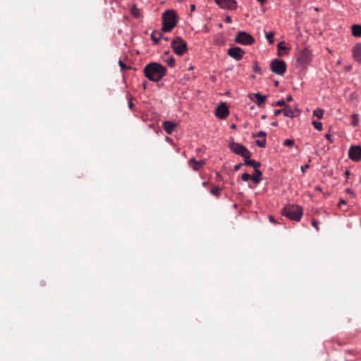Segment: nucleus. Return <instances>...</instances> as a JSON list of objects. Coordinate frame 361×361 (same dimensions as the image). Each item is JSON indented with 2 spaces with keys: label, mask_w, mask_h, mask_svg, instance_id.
<instances>
[{
  "label": "nucleus",
  "mask_w": 361,
  "mask_h": 361,
  "mask_svg": "<svg viewBox=\"0 0 361 361\" xmlns=\"http://www.w3.org/2000/svg\"><path fill=\"white\" fill-rule=\"evenodd\" d=\"M311 60V51L307 49H305L298 54L297 57V63L300 67L305 68L310 64Z\"/></svg>",
  "instance_id": "5"
},
{
  "label": "nucleus",
  "mask_w": 361,
  "mask_h": 361,
  "mask_svg": "<svg viewBox=\"0 0 361 361\" xmlns=\"http://www.w3.org/2000/svg\"><path fill=\"white\" fill-rule=\"evenodd\" d=\"M350 159L357 161L361 159V147L360 146H352L348 151Z\"/></svg>",
  "instance_id": "12"
},
{
  "label": "nucleus",
  "mask_w": 361,
  "mask_h": 361,
  "mask_svg": "<svg viewBox=\"0 0 361 361\" xmlns=\"http://www.w3.org/2000/svg\"><path fill=\"white\" fill-rule=\"evenodd\" d=\"M270 68L273 73L283 75L286 71V64L285 61L275 59L271 61Z\"/></svg>",
  "instance_id": "6"
},
{
  "label": "nucleus",
  "mask_w": 361,
  "mask_h": 361,
  "mask_svg": "<svg viewBox=\"0 0 361 361\" xmlns=\"http://www.w3.org/2000/svg\"><path fill=\"white\" fill-rule=\"evenodd\" d=\"M251 179V176L248 174L247 173H244L242 174V180L244 181H247L248 180Z\"/></svg>",
  "instance_id": "34"
},
{
  "label": "nucleus",
  "mask_w": 361,
  "mask_h": 361,
  "mask_svg": "<svg viewBox=\"0 0 361 361\" xmlns=\"http://www.w3.org/2000/svg\"><path fill=\"white\" fill-rule=\"evenodd\" d=\"M324 115V111L322 109H317L313 111V116L317 117L318 118H322Z\"/></svg>",
  "instance_id": "22"
},
{
  "label": "nucleus",
  "mask_w": 361,
  "mask_h": 361,
  "mask_svg": "<svg viewBox=\"0 0 361 361\" xmlns=\"http://www.w3.org/2000/svg\"><path fill=\"white\" fill-rule=\"evenodd\" d=\"M345 201L344 200H340L338 206L341 207V204H345Z\"/></svg>",
  "instance_id": "46"
},
{
  "label": "nucleus",
  "mask_w": 361,
  "mask_h": 361,
  "mask_svg": "<svg viewBox=\"0 0 361 361\" xmlns=\"http://www.w3.org/2000/svg\"><path fill=\"white\" fill-rule=\"evenodd\" d=\"M204 31L205 32H208L209 31V30L208 29V27H207V25H204Z\"/></svg>",
  "instance_id": "49"
},
{
  "label": "nucleus",
  "mask_w": 361,
  "mask_h": 361,
  "mask_svg": "<svg viewBox=\"0 0 361 361\" xmlns=\"http://www.w3.org/2000/svg\"><path fill=\"white\" fill-rule=\"evenodd\" d=\"M282 214L290 220L299 221L302 216V209L298 205H288L283 209Z\"/></svg>",
  "instance_id": "3"
},
{
  "label": "nucleus",
  "mask_w": 361,
  "mask_h": 361,
  "mask_svg": "<svg viewBox=\"0 0 361 361\" xmlns=\"http://www.w3.org/2000/svg\"><path fill=\"white\" fill-rule=\"evenodd\" d=\"M214 2L222 9L235 10L237 8L235 0H214Z\"/></svg>",
  "instance_id": "8"
},
{
  "label": "nucleus",
  "mask_w": 361,
  "mask_h": 361,
  "mask_svg": "<svg viewBox=\"0 0 361 361\" xmlns=\"http://www.w3.org/2000/svg\"><path fill=\"white\" fill-rule=\"evenodd\" d=\"M251 180L255 183H259V181L261 180V176H259L257 175V173H256L255 172V175L253 176H251Z\"/></svg>",
  "instance_id": "25"
},
{
  "label": "nucleus",
  "mask_w": 361,
  "mask_h": 361,
  "mask_svg": "<svg viewBox=\"0 0 361 361\" xmlns=\"http://www.w3.org/2000/svg\"><path fill=\"white\" fill-rule=\"evenodd\" d=\"M272 126H277V123H276V122H274V123H272Z\"/></svg>",
  "instance_id": "52"
},
{
  "label": "nucleus",
  "mask_w": 361,
  "mask_h": 361,
  "mask_svg": "<svg viewBox=\"0 0 361 361\" xmlns=\"http://www.w3.org/2000/svg\"><path fill=\"white\" fill-rule=\"evenodd\" d=\"M250 154H251L250 152L248 150L247 157H246L245 155V156H242L244 158V160H245V162H244L243 164L246 165V162L250 161L251 160V159H250Z\"/></svg>",
  "instance_id": "36"
},
{
  "label": "nucleus",
  "mask_w": 361,
  "mask_h": 361,
  "mask_svg": "<svg viewBox=\"0 0 361 361\" xmlns=\"http://www.w3.org/2000/svg\"><path fill=\"white\" fill-rule=\"evenodd\" d=\"M243 164H238L234 166V171H237L238 170H240V169L242 167Z\"/></svg>",
  "instance_id": "39"
},
{
  "label": "nucleus",
  "mask_w": 361,
  "mask_h": 361,
  "mask_svg": "<svg viewBox=\"0 0 361 361\" xmlns=\"http://www.w3.org/2000/svg\"><path fill=\"white\" fill-rule=\"evenodd\" d=\"M246 165L253 166L255 172L257 173L259 176H262V172L258 169V168L261 166L259 162H257L255 160H250V161L246 162Z\"/></svg>",
  "instance_id": "17"
},
{
  "label": "nucleus",
  "mask_w": 361,
  "mask_h": 361,
  "mask_svg": "<svg viewBox=\"0 0 361 361\" xmlns=\"http://www.w3.org/2000/svg\"><path fill=\"white\" fill-rule=\"evenodd\" d=\"M283 113L286 117L291 118L295 117V112L291 109V108L288 105H285V108L283 109Z\"/></svg>",
  "instance_id": "19"
},
{
  "label": "nucleus",
  "mask_w": 361,
  "mask_h": 361,
  "mask_svg": "<svg viewBox=\"0 0 361 361\" xmlns=\"http://www.w3.org/2000/svg\"><path fill=\"white\" fill-rule=\"evenodd\" d=\"M228 54L236 61L240 60L244 54V51L238 47H231L228 49Z\"/></svg>",
  "instance_id": "11"
},
{
  "label": "nucleus",
  "mask_w": 361,
  "mask_h": 361,
  "mask_svg": "<svg viewBox=\"0 0 361 361\" xmlns=\"http://www.w3.org/2000/svg\"><path fill=\"white\" fill-rule=\"evenodd\" d=\"M232 20H231V16H227L226 18H225V22L227 23H231Z\"/></svg>",
  "instance_id": "42"
},
{
  "label": "nucleus",
  "mask_w": 361,
  "mask_h": 361,
  "mask_svg": "<svg viewBox=\"0 0 361 361\" xmlns=\"http://www.w3.org/2000/svg\"><path fill=\"white\" fill-rule=\"evenodd\" d=\"M253 70L255 72H259L261 71L260 68L258 66V64L257 62H255L253 65Z\"/></svg>",
  "instance_id": "37"
},
{
  "label": "nucleus",
  "mask_w": 361,
  "mask_h": 361,
  "mask_svg": "<svg viewBox=\"0 0 361 361\" xmlns=\"http://www.w3.org/2000/svg\"><path fill=\"white\" fill-rule=\"evenodd\" d=\"M166 68L160 63L152 62L144 68L145 76L152 82H159L166 75Z\"/></svg>",
  "instance_id": "1"
},
{
  "label": "nucleus",
  "mask_w": 361,
  "mask_h": 361,
  "mask_svg": "<svg viewBox=\"0 0 361 361\" xmlns=\"http://www.w3.org/2000/svg\"><path fill=\"white\" fill-rule=\"evenodd\" d=\"M258 2H259L261 4H264L267 1V0H257Z\"/></svg>",
  "instance_id": "48"
},
{
  "label": "nucleus",
  "mask_w": 361,
  "mask_h": 361,
  "mask_svg": "<svg viewBox=\"0 0 361 361\" xmlns=\"http://www.w3.org/2000/svg\"><path fill=\"white\" fill-rule=\"evenodd\" d=\"M256 145L259 147H264L266 145V139L263 138L262 140H257L256 141Z\"/></svg>",
  "instance_id": "26"
},
{
  "label": "nucleus",
  "mask_w": 361,
  "mask_h": 361,
  "mask_svg": "<svg viewBox=\"0 0 361 361\" xmlns=\"http://www.w3.org/2000/svg\"><path fill=\"white\" fill-rule=\"evenodd\" d=\"M192 68H193V67H192V66H190V67L189 68V69H190V70H192Z\"/></svg>",
  "instance_id": "55"
},
{
  "label": "nucleus",
  "mask_w": 361,
  "mask_h": 361,
  "mask_svg": "<svg viewBox=\"0 0 361 361\" xmlns=\"http://www.w3.org/2000/svg\"><path fill=\"white\" fill-rule=\"evenodd\" d=\"M310 167V165L308 164H305L300 167V170L302 173H305V171Z\"/></svg>",
  "instance_id": "38"
},
{
  "label": "nucleus",
  "mask_w": 361,
  "mask_h": 361,
  "mask_svg": "<svg viewBox=\"0 0 361 361\" xmlns=\"http://www.w3.org/2000/svg\"><path fill=\"white\" fill-rule=\"evenodd\" d=\"M265 37L267 39V40L269 41V44H272L273 43V39H272V38L274 37V33L273 32L266 33Z\"/></svg>",
  "instance_id": "28"
},
{
  "label": "nucleus",
  "mask_w": 361,
  "mask_h": 361,
  "mask_svg": "<svg viewBox=\"0 0 361 361\" xmlns=\"http://www.w3.org/2000/svg\"><path fill=\"white\" fill-rule=\"evenodd\" d=\"M205 160H200L197 161L195 158H192L188 161L189 166L195 171H199L205 164Z\"/></svg>",
  "instance_id": "14"
},
{
  "label": "nucleus",
  "mask_w": 361,
  "mask_h": 361,
  "mask_svg": "<svg viewBox=\"0 0 361 361\" xmlns=\"http://www.w3.org/2000/svg\"><path fill=\"white\" fill-rule=\"evenodd\" d=\"M176 124L171 121H166L163 123V128L168 134H171L174 130Z\"/></svg>",
  "instance_id": "15"
},
{
  "label": "nucleus",
  "mask_w": 361,
  "mask_h": 361,
  "mask_svg": "<svg viewBox=\"0 0 361 361\" xmlns=\"http://www.w3.org/2000/svg\"><path fill=\"white\" fill-rule=\"evenodd\" d=\"M171 47L176 54L182 56L187 51V43L180 37H176L171 42Z\"/></svg>",
  "instance_id": "4"
},
{
  "label": "nucleus",
  "mask_w": 361,
  "mask_h": 361,
  "mask_svg": "<svg viewBox=\"0 0 361 361\" xmlns=\"http://www.w3.org/2000/svg\"><path fill=\"white\" fill-rule=\"evenodd\" d=\"M353 57L355 61L361 62V44H357L354 47Z\"/></svg>",
  "instance_id": "16"
},
{
  "label": "nucleus",
  "mask_w": 361,
  "mask_h": 361,
  "mask_svg": "<svg viewBox=\"0 0 361 361\" xmlns=\"http://www.w3.org/2000/svg\"><path fill=\"white\" fill-rule=\"evenodd\" d=\"M133 106H134L133 103L131 101H130V102H128V107H129L130 109H133Z\"/></svg>",
  "instance_id": "44"
},
{
  "label": "nucleus",
  "mask_w": 361,
  "mask_h": 361,
  "mask_svg": "<svg viewBox=\"0 0 361 361\" xmlns=\"http://www.w3.org/2000/svg\"><path fill=\"white\" fill-rule=\"evenodd\" d=\"M312 225L317 229V231H319V227H318L317 221H313L312 222Z\"/></svg>",
  "instance_id": "41"
},
{
  "label": "nucleus",
  "mask_w": 361,
  "mask_h": 361,
  "mask_svg": "<svg viewBox=\"0 0 361 361\" xmlns=\"http://www.w3.org/2000/svg\"><path fill=\"white\" fill-rule=\"evenodd\" d=\"M269 220H270V221H271V222H274V221H275V220H274V217H273L272 216H269Z\"/></svg>",
  "instance_id": "50"
},
{
  "label": "nucleus",
  "mask_w": 361,
  "mask_h": 361,
  "mask_svg": "<svg viewBox=\"0 0 361 361\" xmlns=\"http://www.w3.org/2000/svg\"><path fill=\"white\" fill-rule=\"evenodd\" d=\"M292 99H293L292 96L288 95V96L286 97V100L287 101L290 102V101H292Z\"/></svg>",
  "instance_id": "47"
},
{
  "label": "nucleus",
  "mask_w": 361,
  "mask_h": 361,
  "mask_svg": "<svg viewBox=\"0 0 361 361\" xmlns=\"http://www.w3.org/2000/svg\"><path fill=\"white\" fill-rule=\"evenodd\" d=\"M345 176H349V175H350V171H348V170H346V171H345Z\"/></svg>",
  "instance_id": "51"
},
{
  "label": "nucleus",
  "mask_w": 361,
  "mask_h": 361,
  "mask_svg": "<svg viewBox=\"0 0 361 361\" xmlns=\"http://www.w3.org/2000/svg\"><path fill=\"white\" fill-rule=\"evenodd\" d=\"M281 113H283V109H276L274 111V116H278Z\"/></svg>",
  "instance_id": "40"
},
{
  "label": "nucleus",
  "mask_w": 361,
  "mask_h": 361,
  "mask_svg": "<svg viewBox=\"0 0 361 361\" xmlns=\"http://www.w3.org/2000/svg\"><path fill=\"white\" fill-rule=\"evenodd\" d=\"M248 97L252 101L256 102L257 105L259 107L262 106V105L265 102L267 99L266 95H262L259 92L250 94Z\"/></svg>",
  "instance_id": "13"
},
{
  "label": "nucleus",
  "mask_w": 361,
  "mask_h": 361,
  "mask_svg": "<svg viewBox=\"0 0 361 361\" xmlns=\"http://www.w3.org/2000/svg\"><path fill=\"white\" fill-rule=\"evenodd\" d=\"M235 42L243 45H250L254 43L255 39L249 33L240 31L235 35Z\"/></svg>",
  "instance_id": "7"
},
{
  "label": "nucleus",
  "mask_w": 361,
  "mask_h": 361,
  "mask_svg": "<svg viewBox=\"0 0 361 361\" xmlns=\"http://www.w3.org/2000/svg\"><path fill=\"white\" fill-rule=\"evenodd\" d=\"M118 65L122 71L130 68V67H128L121 60L118 61Z\"/></svg>",
  "instance_id": "31"
},
{
  "label": "nucleus",
  "mask_w": 361,
  "mask_h": 361,
  "mask_svg": "<svg viewBox=\"0 0 361 361\" xmlns=\"http://www.w3.org/2000/svg\"><path fill=\"white\" fill-rule=\"evenodd\" d=\"M266 136V133L264 132V131H259L257 133H254L252 134V137H263L264 138V137Z\"/></svg>",
  "instance_id": "32"
},
{
  "label": "nucleus",
  "mask_w": 361,
  "mask_h": 361,
  "mask_svg": "<svg viewBox=\"0 0 361 361\" xmlns=\"http://www.w3.org/2000/svg\"><path fill=\"white\" fill-rule=\"evenodd\" d=\"M230 149L233 153H235L238 155H240V156L245 155L246 157H247L248 149L240 143L234 142H231L230 144Z\"/></svg>",
  "instance_id": "9"
},
{
  "label": "nucleus",
  "mask_w": 361,
  "mask_h": 361,
  "mask_svg": "<svg viewBox=\"0 0 361 361\" xmlns=\"http://www.w3.org/2000/svg\"><path fill=\"white\" fill-rule=\"evenodd\" d=\"M161 37H162V34L161 32H156V31H153L151 34V39L155 44H158Z\"/></svg>",
  "instance_id": "20"
},
{
  "label": "nucleus",
  "mask_w": 361,
  "mask_h": 361,
  "mask_svg": "<svg viewBox=\"0 0 361 361\" xmlns=\"http://www.w3.org/2000/svg\"><path fill=\"white\" fill-rule=\"evenodd\" d=\"M210 192L214 195H219L220 189L218 187L214 188L210 190Z\"/></svg>",
  "instance_id": "33"
},
{
  "label": "nucleus",
  "mask_w": 361,
  "mask_h": 361,
  "mask_svg": "<svg viewBox=\"0 0 361 361\" xmlns=\"http://www.w3.org/2000/svg\"><path fill=\"white\" fill-rule=\"evenodd\" d=\"M294 144V141L291 139H287L286 140H284L283 145V146H286V147H290V146H293Z\"/></svg>",
  "instance_id": "27"
},
{
  "label": "nucleus",
  "mask_w": 361,
  "mask_h": 361,
  "mask_svg": "<svg viewBox=\"0 0 361 361\" xmlns=\"http://www.w3.org/2000/svg\"><path fill=\"white\" fill-rule=\"evenodd\" d=\"M195 10V4H191L190 5V11L193 12Z\"/></svg>",
  "instance_id": "45"
},
{
  "label": "nucleus",
  "mask_w": 361,
  "mask_h": 361,
  "mask_svg": "<svg viewBox=\"0 0 361 361\" xmlns=\"http://www.w3.org/2000/svg\"><path fill=\"white\" fill-rule=\"evenodd\" d=\"M276 106H284L285 107V105H287L286 103H285V101L283 99H280V100H278L275 104Z\"/></svg>",
  "instance_id": "35"
},
{
  "label": "nucleus",
  "mask_w": 361,
  "mask_h": 361,
  "mask_svg": "<svg viewBox=\"0 0 361 361\" xmlns=\"http://www.w3.org/2000/svg\"><path fill=\"white\" fill-rule=\"evenodd\" d=\"M131 14L135 18H138L140 16V10L137 8H136L135 6H133L131 8Z\"/></svg>",
  "instance_id": "24"
},
{
  "label": "nucleus",
  "mask_w": 361,
  "mask_h": 361,
  "mask_svg": "<svg viewBox=\"0 0 361 361\" xmlns=\"http://www.w3.org/2000/svg\"><path fill=\"white\" fill-rule=\"evenodd\" d=\"M337 64H338V65L341 64V61H340V60H338V61H337Z\"/></svg>",
  "instance_id": "53"
},
{
  "label": "nucleus",
  "mask_w": 361,
  "mask_h": 361,
  "mask_svg": "<svg viewBox=\"0 0 361 361\" xmlns=\"http://www.w3.org/2000/svg\"><path fill=\"white\" fill-rule=\"evenodd\" d=\"M166 62L169 66L173 67L175 64V59L173 57H169L166 60Z\"/></svg>",
  "instance_id": "29"
},
{
  "label": "nucleus",
  "mask_w": 361,
  "mask_h": 361,
  "mask_svg": "<svg viewBox=\"0 0 361 361\" xmlns=\"http://www.w3.org/2000/svg\"><path fill=\"white\" fill-rule=\"evenodd\" d=\"M312 123L313 126L314 127V128L317 129V130H322L323 125L321 122L317 121H313Z\"/></svg>",
  "instance_id": "23"
},
{
  "label": "nucleus",
  "mask_w": 361,
  "mask_h": 361,
  "mask_svg": "<svg viewBox=\"0 0 361 361\" xmlns=\"http://www.w3.org/2000/svg\"><path fill=\"white\" fill-rule=\"evenodd\" d=\"M325 137H326V139H328V140H329V142H332V140H331V134L328 133V134H326V135H325Z\"/></svg>",
  "instance_id": "43"
},
{
  "label": "nucleus",
  "mask_w": 361,
  "mask_h": 361,
  "mask_svg": "<svg viewBox=\"0 0 361 361\" xmlns=\"http://www.w3.org/2000/svg\"><path fill=\"white\" fill-rule=\"evenodd\" d=\"M353 36L355 37H361V25L355 24L351 27Z\"/></svg>",
  "instance_id": "18"
},
{
  "label": "nucleus",
  "mask_w": 361,
  "mask_h": 361,
  "mask_svg": "<svg viewBox=\"0 0 361 361\" xmlns=\"http://www.w3.org/2000/svg\"><path fill=\"white\" fill-rule=\"evenodd\" d=\"M229 111L224 102L221 103L215 110V115L220 119H224L228 115Z\"/></svg>",
  "instance_id": "10"
},
{
  "label": "nucleus",
  "mask_w": 361,
  "mask_h": 361,
  "mask_svg": "<svg viewBox=\"0 0 361 361\" xmlns=\"http://www.w3.org/2000/svg\"><path fill=\"white\" fill-rule=\"evenodd\" d=\"M232 128H235V126L234 124L232 125L231 126Z\"/></svg>",
  "instance_id": "54"
},
{
  "label": "nucleus",
  "mask_w": 361,
  "mask_h": 361,
  "mask_svg": "<svg viewBox=\"0 0 361 361\" xmlns=\"http://www.w3.org/2000/svg\"><path fill=\"white\" fill-rule=\"evenodd\" d=\"M351 118H352V121H351L352 126H353L355 127L359 125V122H360L358 114H353L351 116Z\"/></svg>",
  "instance_id": "21"
},
{
  "label": "nucleus",
  "mask_w": 361,
  "mask_h": 361,
  "mask_svg": "<svg viewBox=\"0 0 361 361\" xmlns=\"http://www.w3.org/2000/svg\"><path fill=\"white\" fill-rule=\"evenodd\" d=\"M177 24L176 15L173 10H166L162 15V31L170 32Z\"/></svg>",
  "instance_id": "2"
},
{
  "label": "nucleus",
  "mask_w": 361,
  "mask_h": 361,
  "mask_svg": "<svg viewBox=\"0 0 361 361\" xmlns=\"http://www.w3.org/2000/svg\"><path fill=\"white\" fill-rule=\"evenodd\" d=\"M277 47H278L279 49H281V50H286L287 49V47L285 45V42H280L277 44Z\"/></svg>",
  "instance_id": "30"
}]
</instances>
